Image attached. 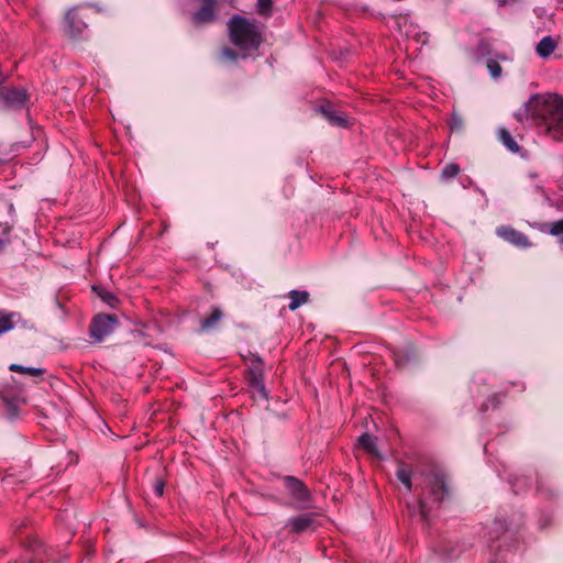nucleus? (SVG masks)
<instances>
[{
    "label": "nucleus",
    "instance_id": "obj_1",
    "mask_svg": "<svg viewBox=\"0 0 563 563\" xmlns=\"http://www.w3.org/2000/svg\"><path fill=\"white\" fill-rule=\"evenodd\" d=\"M519 122L533 118L547 128L553 139L563 137V98L558 95L544 99L531 98L516 113Z\"/></svg>",
    "mask_w": 563,
    "mask_h": 563
},
{
    "label": "nucleus",
    "instance_id": "obj_2",
    "mask_svg": "<svg viewBox=\"0 0 563 563\" xmlns=\"http://www.w3.org/2000/svg\"><path fill=\"white\" fill-rule=\"evenodd\" d=\"M423 496L419 499L418 512L426 525H429L431 504L439 505L449 495L445 477L442 473L432 471L423 479Z\"/></svg>",
    "mask_w": 563,
    "mask_h": 563
},
{
    "label": "nucleus",
    "instance_id": "obj_3",
    "mask_svg": "<svg viewBox=\"0 0 563 563\" xmlns=\"http://www.w3.org/2000/svg\"><path fill=\"white\" fill-rule=\"evenodd\" d=\"M231 41L244 51L256 49L261 42L258 26L241 15H234L228 23Z\"/></svg>",
    "mask_w": 563,
    "mask_h": 563
},
{
    "label": "nucleus",
    "instance_id": "obj_4",
    "mask_svg": "<svg viewBox=\"0 0 563 563\" xmlns=\"http://www.w3.org/2000/svg\"><path fill=\"white\" fill-rule=\"evenodd\" d=\"M118 324V319L113 314H98L93 318L89 333L96 341L101 342L108 336Z\"/></svg>",
    "mask_w": 563,
    "mask_h": 563
},
{
    "label": "nucleus",
    "instance_id": "obj_5",
    "mask_svg": "<svg viewBox=\"0 0 563 563\" xmlns=\"http://www.w3.org/2000/svg\"><path fill=\"white\" fill-rule=\"evenodd\" d=\"M27 101L25 89L21 88H0V107L3 109H21Z\"/></svg>",
    "mask_w": 563,
    "mask_h": 563
},
{
    "label": "nucleus",
    "instance_id": "obj_6",
    "mask_svg": "<svg viewBox=\"0 0 563 563\" xmlns=\"http://www.w3.org/2000/svg\"><path fill=\"white\" fill-rule=\"evenodd\" d=\"M319 527L318 517L313 512L301 514L288 519L286 528L292 533L312 532Z\"/></svg>",
    "mask_w": 563,
    "mask_h": 563
},
{
    "label": "nucleus",
    "instance_id": "obj_7",
    "mask_svg": "<svg viewBox=\"0 0 563 563\" xmlns=\"http://www.w3.org/2000/svg\"><path fill=\"white\" fill-rule=\"evenodd\" d=\"M247 382L262 398L267 399L268 395L264 385L263 364L260 357H256L250 366Z\"/></svg>",
    "mask_w": 563,
    "mask_h": 563
},
{
    "label": "nucleus",
    "instance_id": "obj_8",
    "mask_svg": "<svg viewBox=\"0 0 563 563\" xmlns=\"http://www.w3.org/2000/svg\"><path fill=\"white\" fill-rule=\"evenodd\" d=\"M496 233L499 238L511 243L512 245H515L517 247H529L530 246L528 236L511 227H508V225L498 227L496 229Z\"/></svg>",
    "mask_w": 563,
    "mask_h": 563
},
{
    "label": "nucleus",
    "instance_id": "obj_9",
    "mask_svg": "<svg viewBox=\"0 0 563 563\" xmlns=\"http://www.w3.org/2000/svg\"><path fill=\"white\" fill-rule=\"evenodd\" d=\"M285 487L291 496L299 501H307L309 499V492L306 485L294 476H286L284 478Z\"/></svg>",
    "mask_w": 563,
    "mask_h": 563
},
{
    "label": "nucleus",
    "instance_id": "obj_10",
    "mask_svg": "<svg viewBox=\"0 0 563 563\" xmlns=\"http://www.w3.org/2000/svg\"><path fill=\"white\" fill-rule=\"evenodd\" d=\"M202 7L194 15V22L196 24H203L213 21L214 19V1L213 0H201Z\"/></svg>",
    "mask_w": 563,
    "mask_h": 563
},
{
    "label": "nucleus",
    "instance_id": "obj_11",
    "mask_svg": "<svg viewBox=\"0 0 563 563\" xmlns=\"http://www.w3.org/2000/svg\"><path fill=\"white\" fill-rule=\"evenodd\" d=\"M65 21L67 25V31L73 36L81 34V32L86 27V24L84 23V21H81V19L78 18L77 12L75 10H70L67 12Z\"/></svg>",
    "mask_w": 563,
    "mask_h": 563
},
{
    "label": "nucleus",
    "instance_id": "obj_12",
    "mask_svg": "<svg viewBox=\"0 0 563 563\" xmlns=\"http://www.w3.org/2000/svg\"><path fill=\"white\" fill-rule=\"evenodd\" d=\"M20 318L21 316L18 312L0 310V335L12 330L15 325V320Z\"/></svg>",
    "mask_w": 563,
    "mask_h": 563
},
{
    "label": "nucleus",
    "instance_id": "obj_13",
    "mask_svg": "<svg viewBox=\"0 0 563 563\" xmlns=\"http://www.w3.org/2000/svg\"><path fill=\"white\" fill-rule=\"evenodd\" d=\"M309 292L307 290H290L288 292V297L290 299V302L288 305V308L291 311L297 310L300 306L305 305L309 300Z\"/></svg>",
    "mask_w": 563,
    "mask_h": 563
},
{
    "label": "nucleus",
    "instance_id": "obj_14",
    "mask_svg": "<svg viewBox=\"0 0 563 563\" xmlns=\"http://www.w3.org/2000/svg\"><path fill=\"white\" fill-rule=\"evenodd\" d=\"M555 48L556 42L551 36H544L538 43L536 52L540 57L547 58L554 52Z\"/></svg>",
    "mask_w": 563,
    "mask_h": 563
},
{
    "label": "nucleus",
    "instance_id": "obj_15",
    "mask_svg": "<svg viewBox=\"0 0 563 563\" xmlns=\"http://www.w3.org/2000/svg\"><path fill=\"white\" fill-rule=\"evenodd\" d=\"M222 317H223V313L220 308H218V307L212 308L211 314L208 318L201 320V322H200L201 331H209V330L216 328V325L218 324V322L221 320Z\"/></svg>",
    "mask_w": 563,
    "mask_h": 563
},
{
    "label": "nucleus",
    "instance_id": "obj_16",
    "mask_svg": "<svg viewBox=\"0 0 563 563\" xmlns=\"http://www.w3.org/2000/svg\"><path fill=\"white\" fill-rule=\"evenodd\" d=\"M498 139L511 153H518L520 147L514 140L509 131L505 128L498 129Z\"/></svg>",
    "mask_w": 563,
    "mask_h": 563
},
{
    "label": "nucleus",
    "instance_id": "obj_17",
    "mask_svg": "<svg viewBox=\"0 0 563 563\" xmlns=\"http://www.w3.org/2000/svg\"><path fill=\"white\" fill-rule=\"evenodd\" d=\"M357 441H358V445L361 448H363L368 454H371L375 457H379L375 438L371 437L367 433H364L358 438Z\"/></svg>",
    "mask_w": 563,
    "mask_h": 563
},
{
    "label": "nucleus",
    "instance_id": "obj_18",
    "mask_svg": "<svg viewBox=\"0 0 563 563\" xmlns=\"http://www.w3.org/2000/svg\"><path fill=\"white\" fill-rule=\"evenodd\" d=\"M396 476L406 486L408 490H411V470L408 465H406L405 463H400L397 468Z\"/></svg>",
    "mask_w": 563,
    "mask_h": 563
},
{
    "label": "nucleus",
    "instance_id": "obj_19",
    "mask_svg": "<svg viewBox=\"0 0 563 563\" xmlns=\"http://www.w3.org/2000/svg\"><path fill=\"white\" fill-rule=\"evenodd\" d=\"M321 112L330 121L331 124L338 125V126H346V120L343 117L336 114L330 108L321 107Z\"/></svg>",
    "mask_w": 563,
    "mask_h": 563
},
{
    "label": "nucleus",
    "instance_id": "obj_20",
    "mask_svg": "<svg viewBox=\"0 0 563 563\" xmlns=\"http://www.w3.org/2000/svg\"><path fill=\"white\" fill-rule=\"evenodd\" d=\"M9 369L11 372L22 373V374H26L30 376H41L44 373V369H42V368L27 367V366H22L19 364H11L9 366Z\"/></svg>",
    "mask_w": 563,
    "mask_h": 563
},
{
    "label": "nucleus",
    "instance_id": "obj_21",
    "mask_svg": "<svg viewBox=\"0 0 563 563\" xmlns=\"http://www.w3.org/2000/svg\"><path fill=\"white\" fill-rule=\"evenodd\" d=\"M92 289L98 294L102 301L107 302L109 306L114 307L118 303V298L112 292L96 286L92 287Z\"/></svg>",
    "mask_w": 563,
    "mask_h": 563
},
{
    "label": "nucleus",
    "instance_id": "obj_22",
    "mask_svg": "<svg viewBox=\"0 0 563 563\" xmlns=\"http://www.w3.org/2000/svg\"><path fill=\"white\" fill-rule=\"evenodd\" d=\"M459 173L460 166L457 164H449L443 168L441 176L442 178L451 179L454 178Z\"/></svg>",
    "mask_w": 563,
    "mask_h": 563
},
{
    "label": "nucleus",
    "instance_id": "obj_23",
    "mask_svg": "<svg viewBox=\"0 0 563 563\" xmlns=\"http://www.w3.org/2000/svg\"><path fill=\"white\" fill-rule=\"evenodd\" d=\"M550 233L558 238L559 243L563 245V220H559L551 225Z\"/></svg>",
    "mask_w": 563,
    "mask_h": 563
},
{
    "label": "nucleus",
    "instance_id": "obj_24",
    "mask_svg": "<svg viewBox=\"0 0 563 563\" xmlns=\"http://www.w3.org/2000/svg\"><path fill=\"white\" fill-rule=\"evenodd\" d=\"M487 68L493 78H498L501 74V66L494 59H488Z\"/></svg>",
    "mask_w": 563,
    "mask_h": 563
},
{
    "label": "nucleus",
    "instance_id": "obj_25",
    "mask_svg": "<svg viewBox=\"0 0 563 563\" xmlns=\"http://www.w3.org/2000/svg\"><path fill=\"white\" fill-rule=\"evenodd\" d=\"M272 0H257V9L260 14H267L272 8Z\"/></svg>",
    "mask_w": 563,
    "mask_h": 563
},
{
    "label": "nucleus",
    "instance_id": "obj_26",
    "mask_svg": "<svg viewBox=\"0 0 563 563\" xmlns=\"http://www.w3.org/2000/svg\"><path fill=\"white\" fill-rule=\"evenodd\" d=\"M450 125L452 130H459L463 126V119L459 114L453 113L450 121Z\"/></svg>",
    "mask_w": 563,
    "mask_h": 563
},
{
    "label": "nucleus",
    "instance_id": "obj_27",
    "mask_svg": "<svg viewBox=\"0 0 563 563\" xmlns=\"http://www.w3.org/2000/svg\"><path fill=\"white\" fill-rule=\"evenodd\" d=\"M221 54L224 58L230 60H235L238 58V54L230 47H224Z\"/></svg>",
    "mask_w": 563,
    "mask_h": 563
},
{
    "label": "nucleus",
    "instance_id": "obj_28",
    "mask_svg": "<svg viewBox=\"0 0 563 563\" xmlns=\"http://www.w3.org/2000/svg\"><path fill=\"white\" fill-rule=\"evenodd\" d=\"M164 482L162 479L156 481L154 485V493L157 497H162L164 494Z\"/></svg>",
    "mask_w": 563,
    "mask_h": 563
},
{
    "label": "nucleus",
    "instance_id": "obj_29",
    "mask_svg": "<svg viewBox=\"0 0 563 563\" xmlns=\"http://www.w3.org/2000/svg\"><path fill=\"white\" fill-rule=\"evenodd\" d=\"M0 228L2 230V234L9 235L11 227L8 223H0Z\"/></svg>",
    "mask_w": 563,
    "mask_h": 563
},
{
    "label": "nucleus",
    "instance_id": "obj_30",
    "mask_svg": "<svg viewBox=\"0 0 563 563\" xmlns=\"http://www.w3.org/2000/svg\"><path fill=\"white\" fill-rule=\"evenodd\" d=\"M8 408H9V412H10V415H11L12 417H13V416H16V413H18V408H16V406H14V405H10Z\"/></svg>",
    "mask_w": 563,
    "mask_h": 563
},
{
    "label": "nucleus",
    "instance_id": "obj_31",
    "mask_svg": "<svg viewBox=\"0 0 563 563\" xmlns=\"http://www.w3.org/2000/svg\"><path fill=\"white\" fill-rule=\"evenodd\" d=\"M5 80H7V76L0 70V85L5 82Z\"/></svg>",
    "mask_w": 563,
    "mask_h": 563
},
{
    "label": "nucleus",
    "instance_id": "obj_32",
    "mask_svg": "<svg viewBox=\"0 0 563 563\" xmlns=\"http://www.w3.org/2000/svg\"><path fill=\"white\" fill-rule=\"evenodd\" d=\"M488 401L492 402L494 407L497 406V402H495L496 401V396L489 398Z\"/></svg>",
    "mask_w": 563,
    "mask_h": 563
},
{
    "label": "nucleus",
    "instance_id": "obj_33",
    "mask_svg": "<svg viewBox=\"0 0 563 563\" xmlns=\"http://www.w3.org/2000/svg\"><path fill=\"white\" fill-rule=\"evenodd\" d=\"M7 241H8V239L7 240L0 239V247H2Z\"/></svg>",
    "mask_w": 563,
    "mask_h": 563
},
{
    "label": "nucleus",
    "instance_id": "obj_34",
    "mask_svg": "<svg viewBox=\"0 0 563 563\" xmlns=\"http://www.w3.org/2000/svg\"><path fill=\"white\" fill-rule=\"evenodd\" d=\"M512 486H514L515 494H518V493H519V490L516 488V485H515V484H512Z\"/></svg>",
    "mask_w": 563,
    "mask_h": 563
}]
</instances>
